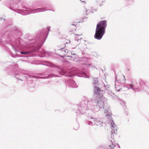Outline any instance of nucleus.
I'll use <instances>...</instances> for the list:
<instances>
[{"instance_id":"f257e3e1","label":"nucleus","mask_w":149,"mask_h":149,"mask_svg":"<svg viewBox=\"0 0 149 149\" xmlns=\"http://www.w3.org/2000/svg\"><path fill=\"white\" fill-rule=\"evenodd\" d=\"M107 26L106 21L103 20L99 22L96 26L95 33L94 35L95 38L97 40H100L102 38L105 33Z\"/></svg>"},{"instance_id":"f03ea898","label":"nucleus","mask_w":149,"mask_h":149,"mask_svg":"<svg viewBox=\"0 0 149 149\" xmlns=\"http://www.w3.org/2000/svg\"><path fill=\"white\" fill-rule=\"evenodd\" d=\"M70 51L68 49H65L64 50H62L61 52V54L62 55L61 56L64 57L65 56H67L68 55L67 54L69 53Z\"/></svg>"},{"instance_id":"7ed1b4c3","label":"nucleus","mask_w":149,"mask_h":149,"mask_svg":"<svg viewBox=\"0 0 149 149\" xmlns=\"http://www.w3.org/2000/svg\"><path fill=\"white\" fill-rule=\"evenodd\" d=\"M77 25V24H72L71 25H70L69 27V29L70 31L71 32H72L74 30H75L76 29V26Z\"/></svg>"},{"instance_id":"20e7f679","label":"nucleus","mask_w":149,"mask_h":149,"mask_svg":"<svg viewBox=\"0 0 149 149\" xmlns=\"http://www.w3.org/2000/svg\"><path fill=\"white\" fill-rule=\"evenodd\" d=\"M97 105L100 108H102L103 107L104 105V102L101 99V98H100L99 100L97 102Z\"/></svg>"},{"instance_id":"39448f33","label":"nucleus","mask_w":149,"mask_h":149,"mask_svg":"<svg viewBox=\"0 0 149 149\" xmlns=\"http://www.w3.org/2000/svg\"><path fill=\"white\" fill-rule=\"evenodd\" d=\"M95 92L97 94H98L100 91V88L97 86H95L94 89Z\"/></svg>"},{"instance_id":"423d86ee","label":"nucleus","mask_w":149,"mask_h":149,"mask_svg":"<svg viewBox=\"0 0 149 149\" xmlns=\"http://www.w3.org/2000/svg\"><path fill=\"white\" fill-rule=\"evenodd\" d=\"M66 39H65V38H63V39L61 42L62 45L64 44L65 45L63 47H65V44H66Z\"/></svg>"},{"instance_id":"0eeeda50","label":"nucleus","mask_w":149,"mask_h":149,"mask_svg":"<svg viewBox=\"0 0 149 149\" xmlns=\"http://www.w3.org/2000/svg\"><path fill=\"white\" fill-rule=\"evenodd\" d=\"M75 34L77 36V37H76V38H77V37L78 36L82 35V33L81 32H80L78 33H75Z\"/></svg>"},{"instance_id":"6e6552de","label":"nucleus","mask_w":149,"mask_h":149,"mask_svg":"<svg viewBox=\"0 0 149 149\" xmlns=\"http://www.w3.org/2000/svg\"><path fill=\"white\" fill-rule=\"evenodd\" d=\"M29 53V52H21V54H28Z\"/></svg>"},{"instance_id":"1a4fd4ad","label":"nucleus","mask_w":149,"mask_h":149,"mask_svg":"<svg viewBox=\"0 0 149 149\" xmlns=\"http://www.w3.org/2000/svg\"><path fill=\"white\" fill-rule=\"evenodd\" d=\"M70 40L66 39V44H69V43H70Z\"/></svg>"},{"instance_id":"9d476101","label":"nucleus","mask_w":149,"mask_h":149,"mask_svg":"<svg viewBox=\"0 0 149 149\" xmlns=\"http://www.w3.org/2000/svg\"><path fill=\"white\" fill-rule=\"evenodd\" d=\"M112 127H113V128H114V127H115V125H112Z\"/></svg>"},{"instance_id":"9b49d317","label":"nucleus","mask_w":149,"mask_h":149,"mask_svg":"<svg viewBox=\"0 0 149 149\" xmlns=\"http://www.w3.org/2000/svg\"><path fill=\"white\" fill-rule=\"evenodd\" d=\"M131 85V87H132V85L131 84V85Z\"/></svg>"},{"instance_id":"f8f14e48","label":"nucleus","mask_w":149,"mask_h":149,"mask_svg":"<svg viewBox=\"0 0 149 149\" xmlns=\"http://www.w3.org/2000/svg\"><path fill=\"white\" fill-rule=\"evenodd\" d=\"M79 22H77V23H78Z\"/></svg>"},{"instance_id":"ddd939ff","label":"nucleus","mask_w":149,"mask_h":149,"mask_svg":"<svg viewBox=\"0 0 149 149\" xmlns=\"http://www.w3.org/2000/svg\"><path fill=\"white\" fill-rule=\"evenodd\" d=\"M83 2H84V3H85V2L84 1H83Z\"/></svg>"},{"instance_id":"4468645a","label":"nucleus","mask_w":149,"mask_h":149,"mask_svg":"<svg viewBox=\"0 0 149 149\" xmlns=\"http://www.w3.org/2000/svg\"><path fill=\"white\" fill-rule=\"evenodd\" d=\"M81 39V38H80V39Z\"/></svg>"}]
</instances>
